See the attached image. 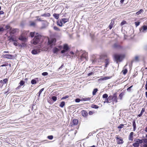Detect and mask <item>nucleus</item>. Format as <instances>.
I'll use <instances>...</instances> for the list:
<instances>
[{
	"label": "nucleus",
	"mask_w": 147,
	"mask_h": 147,
	"mask_svg": "<svg viewBox=\"0 0 147 147\" xmlns=\"http://www.w3.org/2000/svg\"><path fill=\"white\" fill-rule=\"evenodd\" d=\"M42 37L41 35L39 34L38 33H36L35 34V36L34 38L32 43L34 45H36L40 41V40Z\"/></svg>",
	"instance_id": "nucleus-1"
},
{
	"label": "nucleus",
	"mask_w": 147,
	"mask_h": 147,
	"mask_svg": "<svg viewBox=\"0 0 147 147\" xmlns=\"http://www.w3.org/2000/svg\"><path fill=\"white\" fill-rule=\"evenodd\" d=\"M143 142L142 140L137 139L136 141V142L133 144V146L134 147H138L139 144H142Z\"/></svg>",
	"instance_id": "nucleus-2"
},
{
	"label": "nucleus",
	"mask_w": 147,
	"mask_h": 147,
	"mask_svg": "<svg viewBox=\"0 0 147 147\" xmlns=\"http://www.w3.org/2000/svg\"><path fill=\"white\" fill-rule=\"evenodd\" d=\"M63 49L61 51V53L62 54L67 52L69 49L68 45L67 44H64L63 47Z\"/></svg>",
	"instance_id": "nucleus-3"
},
{
	"label": "nucleus",
	"mask_w": 147,
	"mask_h": 147,
	"mask_svg": "<svg viewBox=\"0 0 147 147\" xmlns=\"http://www.w3.org/2000/svg\"><path fill=\"white\" fill-rule=\"evenodd\" d=\"M86 53H83L82 55L80 56V59L81 61H83L84 59L87 60V57L86 56Z\"/></svg>",
	"instance_id": "nucleus-4"
},
{
	"label": "nucleus",
	"mask_w": 147,
	"mask_h": 147,
	"mask_svg": "<svg viewBox=\"0 0 147 147\" xmlns=\"http://www.w3.org/2000/svg\"><path fill=\"white\" fill-rule=\"evenodd\" d=\"M3 57L8 59H13L14 56L13 55L10 54H5L3 55Z\"/></svg>",
	"instance_id": "nucleus-5"
},
{
	"label": "nucleus",
	"mask_w": 147,
	"mask_h": 147,
	"mask_svg": "<svg viewBox=\"0 0 147 147\" xmlns=\"http://www.w3.org/2000/svg\"><path fill=\"white\" fill-rule=\"evenodd\" d=\"M116 138L117 140V144H121L123 143V139H122L121 138L117 137Z\"/></svg>",
	"instance_id": "nucleus-6"
},
{
	"label": "nucleus",
	"mask_w": 147,
	"mask_h": 147,
	"mask_svg": "<svg viewBox=\"0 0 147 147\" xmlns=\"http://www.w3.org/2000/svg\"><path fill=\"white\" fill-rule=\"evenodd\" d=\"M44 90V88H42L39 92L38 94H37L35 98H37V100H39L40 96L42 91Z\"/></svg>",
	"instance_id": "nucleus-7"
},
{
	"label": "nucleus",
	"mask_w": 147,
	"mask_h": 147,
	"mask_svg": "<svg viewBox=\"0 0 147 147\" xmlns=\"http://www.w3.org/2000/svg\"><path fill=\"white\" fill-rule=\"evenodd\" d=\"M82 115L84 117H86L88 115V113L87 111L84 110H82L81 112Z\"/></svg>",
	"instance_id": "nucleus-8"
},
{
	"label": "nucleus",
	"mask_w": 147,
	"mask_h": 147,
	"mask_svg": "<svg viewBox=\"0 0 147 147\" xmlns=\"http://www.w3.org/2000/svg\"><path fill=\"white\" fill-rule=\"evenodd\" d=\"M114 57L115 59L117 61H120L121 58V56L120 55L115 54L114 55Z\"/></svg>",
	"instance_id": "nucleus-9"
},
{
	"label": "nucleus",
	"mask_w": 147,
	"mask_h": 147,
	"mask_svg": "<svg viewBox=\"0 0 147 147\" xmlns=\"http://www.w3.org/2000/svg\"><path fill=\"white\" fill-rule=\"evenodd\" d=\"M146 30H147V26L144 25L142 27V28L140 29V30L141 32H144Z\"/></svg>",
	"instance_id": "nucleus-10"
},
{
	"label": "nucleus",
	"mask_w": 147,
	"mask_h": 147,
	"mask_svg": "<svg viewBox=\"0 0 147 147\" xmlns=\"http://www.w3.org/2000/svg\"><path fill=\"white\" fill-rule=\"evenodd\" d=\"M112 102H115V103L117 102L116 94H115L113 95Z\"/></svg>",
	"instance_id": "nucleus-11"
},
{
	"label": "nucleus",
	"mask_w": 147,
	"mask_h": 147,
	"mask_svg": "<svg viewBox=\"0 0 147 147\" xmlns=\"http://www.w3.org/2000/svg\"><path fill=\"white\" fill-rule=\"evenodd\" d=\"M113 47L117 49H121L122 48L121 46L117 43H115L114 44Z\"/></svg>",
	"instance_id": "nucleus-12"
},
{
	"label": "nucleus",
	"mask_w": 147,
	"mask_h": 147,
	"mask_svg": "<svg viewBox=\"0 0 147 147\" xmlns=\"http://www.w3.org/2000/svg\"><path fill=\"white\" fill-rule=\"evenodd\" d=\"M40 52L39 50L33 49L31 53L33 55H36L38 54Z\"/></svg>",
	"instance_id": "nucleus-13"
},
{
	"label": "nucleus",
	"mask_w": 147,
	"mask_h": 147,
	"mask_svg": "<svg viewBox=\"0 0 147 147\" xmlns=\"http://www.w3.org/2000/svg\"><path fill=\"white\" fill-rule=\"evenodd\" d=\"M134 133L133 132H131L129 136V140L132 141L133 140V135Z\"/></svg>",
	"instance_id": "nucleus-14"
},
{
	"label": "nucleus",
	"mask_w": 147,
	"mask_h": 147,
	"mask_svg": "<svg viewBox=\"0 0 147 147\" xmlns=\"http://www.w3.org/2000/svg\"><path fill=\"white\" fill-rule=\"evenodd\" d=\"M105 67H107V66L109 65V59L107 58L106 59L105 61Z\"/></svg>",
	"instance_id": "nucleus-15"
},
{
	"label": "nucleus",
	"mask_w": 147,
	"mask_h": 147,
	"mask_svg": "<svg viewBox=\"0 0 147 147\" xmlns=\"http://www.w3.org/2000/svg\"><path fill=\"white\" fill-rule=\"evenodd\" d=\"M38 78H36L31 80V83L32 84H34L36 83L37 81H38Z\"/></svg>",
	"instance_id": "nucleus-16"
},
{
	"label": "nucleus",
	"mask_w": 147,
	"mask_h": 147,
	"mask_svg": "<svg viewBox=\"0 0 147 147\" xmlns=\"http://www.w3.org/2000/svg\"><path fill=\"white\" fill-rule=\"evenodd\" d=\"M54 40L53 39H51L50 40H49L48 41V44L49 45H53L54 44Z\"/></svg>",
	"instance_id": "nucleus-17"
},
{
	"label": "nucleus",
	"mask_w": 147,
	"mask_h": 147,
	"mask_svg": "<svg viewBox=\"0 0 147 147\" xmlns=\"http://www.w3.org/2000/svg\"><path fill=\"white\" fill-rule=\"evenodd\" d=\"M9 40V41H12L16 42V39L14 38L13 36L8 37Z\"/></svg>",
	"instance_id": "nucleus-18"
},
{
	"label": "nucleus",
	"mask_w": 147,
	"mask_h": 147,
	"mask_svg": "<svg viewBox=\"0 0 147 147\" xmlns=\"http://www.w3.org/2000/svg\"><path fill=\"white\" fill-rule=\"evenodd\" d=\"M51 16V14L49 13H45L41 15V16L45 17H49Z\"/></svg>",
	"instance_id": "nucleus-19"
},
{
	"label": "nucleus",
	"mask_w": 147,
	"mask_h": 147,
	"mask_svg": "<svg viewBox=\"0 0 147 147\" xmlns=\"http://www.w3.org/2000/svg\"><path fill=\"white\" fill-rule=\"evenodd\" d=\"M78 119H74L73 121V123L74 125H76L78 124Z\"/></svg>",
	"instance_id": "nucleus-20"
},
{
	"label": "nucleus",
	"mask_w": 147,
	"mask_h": 147,
	"mask_svg": "<svg viewBox=\"0 0 147 147\" xmlns=\"http://www.w3.org/2000/svg\"><path fill=\"white\" fill-rule=\"evenodd\" d=\"M19 39L22 41H25L26 39L25 37L21 36L19 38Z\"/></svg>",
	"instance_id": "nucleus-21"
},
{
	"label": "nucleus",
	"mask_w": 147,
	"mask_h": 147,
	"mask_svg": "<svg viewBox=\"0 0 147 147\" xmlns=\"http://www.w3.org/2000/svg\"><path fill=\"white\" fill-rule=\"evenodd\" d=\"M63 23L61 20L60 21L58 20L57 22V25L60 27L62 26Z\"/></svg>",
	"instance_id": "nucleus-22"
},
{
	"label": "nucleus",
	"mask_w": 147,
	"mask_h": 147,
	"mask_svg": "<svg viewBox=\"0 0 147 147\" xmlns=\"http://www.w3.org/2000/svg\"><path fill=\"white\" fill-rule=\"evenodd\" d=\"M61 22H63L64 24H65L67 22H68L69 20V19L67 18H63L61 19Z\"/></svg>",
	"instance_id": "nucleus-23"
},
{
	"label": "nucleus",
	"mask_w": 147,
	"mask_h": 147,
	"mask_svg": "<svg viewBox=\"0 0 147 147\" xmlns=\"http://www.w3.org/2000/svg\"><path fill=\"white\" fill-rule=\"evenodd\" d=\"M132 123L133 126V130L134 131L135 130L136 128V125L135 121L134 120L133 121Z\"/></svg>",
	"instance_id": "nucleus-24"
},
{
	"label": "nucleus",
	"mask_w": 147,
	"mask_h": 147,
	"mask_svg": "<svg viewBox=\"0 0 147 147\" xmlns=\"http://www.w3.org/2000/svg\"><path fill=\"white\" fill-rule=\"evenodd\" d=\"M53 16L57 20L59 18V14L54 13L53 14Z\"/></svg>",
	"instance_id": "nucleus-25"
},
{
	"label": "nucleus",
	"mask_w": 147,
	"mask_h": 147,
	"mask_svg": "<svg viewBox=\"0 0 147 147\" xmlns=\"http://www.w3.org/2000/svg\"><path fill=\"white\" fill-rule=\"evenodd\" d=\"M18 31V29H13L11 30V32L12 34H14Z\"/></svg>",
	"instance_id": "nucleus-26"
},
{
	"label": "nucleus",
	"mask_w": 147,
	"mask_h": 147,
	"mask_svg": "<svg viewBox=\"0 0 147 147\" xmlns=\"http://www.w3.org/2000/svg\"><path fill=\"white\" fill-rule=\"evenodd\" d=\"M143 10L142 9H141L140 10V11L137 12L136 13V14L137 16L139 15L140 14H141L143 12Z\"/></svg>",
	"instance_id": "nucleus-27"
},
{
	"label": "nucleus",
	"mask_w": 147,
	"mask_h": 147,
	"mask_svg": "<svg viewBox=\"0 0 147 147\" xmlns=\"http://www.w3.org/2000/svg\"><path fill=\"white\" fill-rule=\"evenodd\" d=\"M145 109L144 108H142L140 113L138 115L139 117H140L142 115L143 113L144 112Z\"/></svg>",
	"instance_id": "nucleus-28"
},
{
	"label": "nucleus",
	"mask_w": 147,
	"mask_h": 147,
	"mask_svg": "<svg viewBox=\"0 0 147 147\" xmlns=\"http://www.w3.org/2000/svg\"><path fill=\"white\" fill-rule=\"evenodd\" d=\"M59 50L56 47H55L53 49V51L54 53H57L59 51Z\"/></svg>",
	"instance_id": "nucleus-29"
},
{
	"label": "nucleus",
	"mask_w": 147,
	"mask_h": 147,
	"mask_svg": "<svg viewBox=\"0 0 147 147\" xmlns=\"http://www.w3.org/2000/svg\"><path fill=\"white\" fill-rule=\"evenodd\" d=\"M29 23H30V26H33V27H34L35 26L36 24L34 22H33L32 21H30L29 22Z\"/></svg>",
	"instance_id": "nucleus-30"
},
{
	"label": "nucleus",
	"mask_w": 147,
	"mask_h": 147,
	"mask_svg": "<svg viewBox=\"0 0 147 147\" xmlns=\"http://www.w3.org/2000/svg\"><path fill=\"white\" fill-rule=\"evenodd\" d=\"M113 96L110 95L107 98L108 100L110 102H111L112 101V98H113Z\"/></svg>",
	"instance_id": "nucleus-31"
},
{
	"label": "nucleus",
	"mask_w": 147,
	"mask_h": 147,
	"mask_svg": "<svg viewBox=\"0 0 147 147\" xmlns=\"http://www.w3.org/2000/svg\"><path fill=\"white\" fill-rule=\"evenodd\" d=\"M111 77H105L103 78H100V80H104L108 79L110 78Z\"/></svg>",
	"instance_id": "nucleus-32"
},
{
	"label": "nucleus",
	"mask_w": 147,
	"mask_h": 147,
	"mask_svg": "<svg viewBox=\"0 0 147 147\" xmlns=\"http://www.w3.org/2000/svg\"><path fill=\"white\" fill-rule=\"evenodd\" d=\"M65 105V102L64 101L62 102L59 105V107L61 108H63Z\"/></svg>",
	"instance_id": "nucleus-33"
},
{
	"label": "nucleus",
	"mask_w": 147,
	"mask_h": 147,
	"mask_svg": "<svg viewBox=\"0 0 147 147\" xmlns=\"http://www.w3.org/2000/svg\"><path fill=\"white\" fill-rule=\"evenodd\" d=\"M114 22L111 21L110 24L109 25V28L110 30L111 29V28H112Z\"/></svg>",
	"instance_id": "nucleus-34"
},
{
	"label": "nucleus",
	"mask_w": 147,
	"mask_h": 147,
	"mask_svg": "<svg viewBox=\"0 0 147 147\" xmlns=\"http://www.w3.org/2000/svg\"><path fill=\"white\" fill-rule=\"evenodd\" d=\"M98 91V89L97 88H95L94 89L92 92V94L93 95H95L96 93Z\"/></svg>",
	"instance_id": "nucleus-35"
},
{
	"label": "nucleus",
	"mask_w": 147,
	"mask_h": 147,
	"mask_svg": "<svg viewBox=\"0 0 147 147\" xmlns=\"http://www.w3.org/2000/svg\"><path fill=\"white\" fill-rule=\"evenodd\" d=\"M91 107L95 109H97L99 108V107L98 106L95 105H92Z\"/></svg>",
	"instance_id": "nucleus-36"
},
{
	"label": "nucleus",
	"mask_w": 147,
	"mask_h": 147,
	"mask_svg": "<svg viewBox=\"0 0 147 147\" xmlns=\"http://www.w3.org/2000/svg\"><path fill=\"white\" fill-rule=\"evenodd\" d=\"M90 98H82L81 99V101H86L89 100H90Z\"/></svg>",
	"instance_id": "nucleus-37"
},
{
	"label": "nucleus",
	"mask_w": 147,
	"mask_h": 147,
	"mask_svg": "<svg viewBox=\"0 0 147 147\" xmlns=\"http://www.w3.org/2000/svg\"><path fill=\"white\" fill-rule=\"evenodd\" d=\"M53 29L56 31H60V29L58 28L56 26H54L53 27Z\"/></svg>",
	"instance_id": "nucleus-38"
},
{
	"label": "nucleus",
	"mask_w": 147,
	"mask_h": 147,
	"mask_svg": "<svg viewBox=\"0 0 147 147\" xmlns=\"http://www.w3.org/2000/svg\"><path fill=\"white\" fill-rule=\"evenodd\" d=\"M127 71V69H125L124 70H123L122 72H123V74L124 75L126 74Z\"/></svg>",
	"instance_id": "nucleus-39"
},
{
	"label": "nucleus",
	"mask_w": 147,
	"mask_h": 147,
	"mask_svg": "<svg viewBox=\"0 0 147 147\" xmlns=\"http://www.w3.org/2000/svg\"><path fill=\"white\" fill-rule=\"evenodd\" d=\"M51 99L54 101H55L57 100V97L56 96H53L52 97Z\"/></svg>",
	"instance_id": "nucleus-40"
},
{
	"label": "nucleus",
	"mask_w": 147,
	"mask_h": 147,
	"mask_svg": "<svg viewBox=\"0 0 147 147\" xmlns=\"http://www.w3.org/2000/svg\"><path fill=\"white\" fill-rule=\"evenodd\" d=\"M63 57H64V56H67V57H68V56H70V55H69V53H63Z\"/></svg>",
	"instance_id": "nucleus-41"
},
{
	"label": "nucleus",
	"mask_w": 147,
	"mask_h": 147,
	"mask_svg": "<svg viewBox=\"0 0 147 147\" xmlns=\"http://www.w3.org/2000/svg\"><path fill=\"white\" fill-rule=\"evenodd\" d=\"M36 33H35L34 32H31L30 33V36L31 37H33L34 36H35V34Z\"/></svg>",
	"instance_id": "nucleus-42"
},
{
	"label": "nucleus",
	"mask_w": 147,
	"mask_h": 147,
	"mask_svg": "<svg viewBox=\"0 0 147 147\" xmlns=\"http://www.w3.org/2000/svg\"><path fill=\"white\" fill-rule=\"evenodd\" d=\"M108 95L107 94H105L102 95V98H104L107 99L108 98Z\"/></svg>",
	"instance_id": "nucleus-43"
},
{
	"label": "nucleus",
	"mask_w": 147,
	"mask_h": 147,
	"mask_svg": "<svg viewBox=\"0 0 147 147\" xmlns=\"http://www.w3.org/2000/svg\"><path fill=\"white\" fill-rule=\"evenodd\" d=\"M47 138L50 140H52L53 138V136L52 135L49 136L47 137Z\"/></svg>",
	"instance_id": "nucleus-44"
},
{
	"label": "nucleus",
	"mask_w": 147,
	"mask_h": 147,
	"mask_svg": "<svg viewBox=\"0 0 147 147\" xmlns=\"http://www.w3.org/2000/svg\"><path fill=\"white\" fill-rule=\"evenodd\" d=\"M19 84L20 86H22L25 84V82L23 80H21Z\"/></svg>",
	"instance_id": "nucleus-45"
},
{
	"label": "nucleus",
	"mask_w": 147,
	"mask_h": 147,
	"mask_svg": "<svg viewBox=\"0 0 147 147\" xmlns=\"http://www.w3.org/2000/svg\"><path fill=\"white\" fill-rule=\"evenodd\" d=\"M8 65V64L6 62H5L4 64H3L2 65H1L0 66L1 67H3L4 66H7Z\"/></svg>",
	"instance_id": "nucleus-46"
},
{
	"label": "nucleus",
	"mask_w": 147,
	"mask_h": 147,
	"mask_svg": "<svg viewBox=\"0 0 147 147\" xmlns=\"http://www.w3.org/2000/svg\"><path fill=\"white\" fill-rule=\"evenodd\" d=\"M127 23L125 21H122L120 24L121 26H122L124 24Z\"/></svg>",
	"instance_id": "nucleus-47"
},
{
	"label": "nucleus",
	"mask_w": 147,
	"mask_h": 147,
	"mask_svg": "<svg viewBox=\"0 0 147 147\" xmlns=\"http://www.w3.org/2000/svg\"><path fill=\"white\" fill-rule=\"evenodd\" d=\"M123 93H122L119 94V98L120 99H121L122 98L123 96Z\"/></svg>",
	"instance_id": "nucleus-48"
},
{
	"label": "nucleus",
	"mask_w": 147,
	"mask_h": 147,
	"mask_svg": "<svg viewBox=\"0 0 147 147\" xmlns=\"http://www.w3.org/2000/svg\"><path fill=\"white\" fill-rule=\"evenodd\" d=\"M8 81L7 79H5L3 80V84H6Z\"/></svg>",
	"instance_id": "nucleus-49"
},
{
	"label": "nucleus",
	"mask_w": 147,
	"mask_h": 147,
	"mask_svg": "<svg viewBox=\"0 0 147 147\" xmlns=\"http://www.w3.org/2000/svg\"><path fill=\"white\" fill-rule=\"evenodd\" d=\"M139 57L138 56H136L135 58V60L137 61H139Z\"/></svg>",
	"instance_id": "nucleus-50"
},
{
	"label": "nucleus",
	"mask_w": 147,
	"mask_h": 147,
	"mask_svg": "<svg viewBox=\"0 0 147 147\" xmlns=\"http://www.w3.org/2000/svg\"><path fill=\"white\" fill-rule=\"evenodd\" d=\"M69 96L68 95L66 96H65L63 97L61 99V100H64L68 98Z\"/></svg>",
	"instance_id": "nucleus-51"
},
{
	"label": "nucleus",
	"mask_w": 147,
	"mask_h": 147,
	"mask_svg": "<svg viewBox=\"0 0 147 147\" xmlns=\"http://www.w3.org/2000/svg\"><path fill=\"white\" fill-rule=\"evenodd\" d=\"M75 102H79L80 101H81V99H80L79 98H76L75 100Z\"/></svg>",
	"instance_id": "nucleus-52"
},
{
	"label": "nucleus",
	"mask_w": 147,
	"mask_h": 147,
	"mask_svg": "<svg viewBox=\"0 0 147 147\" xmlns=\"http://www.w3.org/2000/svg\"><path fill=\"white\" fill-rule=\"evenodd\" d=\"M124 125L123 124H121L119 125V126L118 127V128L121 129L124 126Z\"/></svg>",
	"instance_id": "nucleus-53"
},
{
	"label": "nucleus",
	"mask_w": 147,
	"mask_h": 147,
	"mask_svg": "<svg viewBox=\"0 0 147 147\" xmlns=\"http://www.w3.org/2000/svg\"><path fill=\"white\" fill-rule=\"evenodd\" d=\"M140 22H135V23L136 27L138 26L140 24Z\"/></svg>",
	"instance_id": "nucleus-54"
},
{
	"label": "nucleus",
	"mask_w": 147,
	"mask_h": 147,
	"mask_svg": "<svg viewBox=\"0 0 147 147\" xmlns=\"http://www.w3.org/2000/svg\"><path fill=\"white\" fill-rule=\"evenodd\" d=\"M48 73L47 72H44L42 73V75L43 76H46L48 75Z\"/></svg>",
	"instance_id": "nucleus-55"
},
{
	"label": "nucleus",
	"mask_w": 147,
	"mask_h": 147,
	"mask_svg": "<svg viewBox=\"0 0 147 147\" xmlns=\"http://www.w3.org/2000/svg\"><path fill=\"white\" fill-rule=\"evenodd\" d=\"M133 87V85H132L131 86H130L129 87V88H128L127 89V91H130L131 90V88Z\"/></svg>",
	"instance_id": "nucleus-56"
},
{
	"label": "nucleus",
	"mask_w": 147,
	"mask_h": 147,
	"mask_svg": "<svg viewBox=\"0 0 147 147\" xmlns=\"http://www.w3.org/2000/svg\"><path fill=\"white\" fill-rule=\"evenodd\" d=\"M36 20L39 21L40 22L44 21H45L44 20H42L40 18H37Z\"/></svg>",
	"instance_id": "nucleus-57"
},
{
	"label": "nucleus",
	"mask_w": 147,
	"mask_h": 147,
	"mask_svg": "<svg viewBox=\"0 0 147 147\" xmlns=\"http://www.w3.org/2000/svg\"><path fill=\"white\" fill-rule=\"evenodd\" d=\"M94 74V72H91L90 73H89L88 74V76H89L92 74Z\"/></svg>",
	"instance_id": "nucleus-58"
},
{
	"label": "nucleus",
	"mask_w": 147,
	"mask_h": 147,
	"mask_svg": "<svg viewBox=\"0 0 147 147\" xmlns=\"http://www.w3.org/2000/svg\"><path fill=\"white\" fill-rule=\"evenodd\" d=\"M105 102H106V103H110V102L108 100V99L107 98L105 99V100L104 101V103H105Z\"/></svg>",
	"instance_id": "nucleus-59"
},
{
	"label": "nucleus",
	"mask_w": 147,
	"mask_h": 147,
	"mask_svg": "<svg viewBox=\"0 0 147 147\" xmlns=\"http://www.w3.org/2000/svg\"><path fill=\"white\" fill-rule=\"evenodd\" d=\"M144 142L146 143L147 144V139H144L142 140Z\"/></svg>",
	"instance_id": "nucleus-60"
},
{
	"label": "nucleus",
	"mask_w": 147,
	"mask_h": 147,
	"mask_svg": "<svg viewBox=\"0 0 147 147\" xmlns=\"http://www.w3.org/2000/svg\"><path fill=\"white\" fill-rule=\"evenodd\" d=\"M89 115H92L93 113V111H90L89 112Z\"/></svg>",
	"instance_id": "nucleus-61"
},
{
	"label": "nucleus",
	"mask_w": 147,
	"mask_h": 147,
	"mask_svg": "<svg viewBox=\"0 0 147 147\" xmlns=\"http://www.w3.org/2000/svg\"><path fill=\"white\" fill-rule=\"evenodd\" d=\"M64 64L63 63H62L61 65V66L58 69H61L62 68Z\"/></svg>",
	"instance_id": "nucleus-62"
},
{
	"label": "nucleus",
	"mask_w": 147,
	"mask_h": 147,
	"mask_svg": "<svg viewBox=\"0 0 147 147\" xmlns=\"http://www.w3.org/2000/svg\"><path fill=\"white\" fill-rule=\"evenodd\" d=\"M4 29L3 28H0V31H3L4 30Z\"/></svg>",
	"instance_id": "nucleus-63"
},
{
	"label": "nucleus",
	"mask_w": 147,
	"mask_h": 147,
	"mask_svg": "<svg viewBox=\"0 0 147 147\" xmlns=\"http://www.w3.org/2000/svg\"><path fill=\"white\" fill-rule=\"evenodd\" d=\"M69 54H71L72 55H74V53L72 51H71L70 52V53H69Z\"/></svg>",
	"instance_id": "nucleus-64"
}]
</instances>
